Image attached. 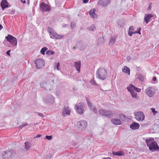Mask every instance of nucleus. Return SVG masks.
I'll list each match as a JSON object with an SVG mask.
<instances>
[{"label": "nucleus", "mask_w": 159, "mask_h": 159, "mask_svg": "<svg viewBox=\"0 0 159 159\" xmlns=\"http://www.w3.org/2000/svg\"><path fill=\"white\" fill-rule=\"evenodd\" d=\"M96 76L97 78L104 80L107 76V72L106 70L103 68H99L96 71Z\"/></svg>", "instance_id": "1"}, {"label": "nucleus", "mask_w": 159, "mask_h": 159, "mask_svg": "<svg viewBox=\"0 0 159 159\" xmlns=\"http://www.w3.org/2000/svg\"><path fill=\"white\" fill-rule=\"evenodd\" d=\"M84 104L83 102H80L75 104V106L76 112L80 115L83 114L84 111Z\"/></svg>", "instance_id": "2"}, {"label": "nucleus", "mask_w": 159, "mask_h": 159, "mask_svg": "<svg viewBox=\"0 0 159 159\" xmlns=\"http://www.w3.org/2000/svg\"><path fill=\"white\" fill-rule=\"evenodd\" d=\"M7 41L10 42L12 46H15L17 44V41L16 39L12 35L10 34H8L7 36L5 37Z\"/></svg>", "instance_id": "3"}, {"label": "nucleus", "mask_w": 159, "mask_h": 159, "mask_svg": "<svg viewBox=\"0 0 159 159\" xmlns=\"http://www.w3.org/2000/svg\"><path fill=\"white\" fill-rule=\"evenodd\" d=\"M77 126L80 130H83L85 129L87 126V122L84 120H81L78 121L77 123Z\"/></svg>", "instance_id": "4"}, {"label": "nucleus", "mask_w": 159, "mask_h": 159, "mask_svg": "<svg viewBox=\"0 0 159 159\" xmlns=\"http://www.w3.org/2000/svg\"><path fill=\"white\" fill-rule=\"evenodd\" d=\"M14 151L12 150L4 151L2 153V157L6 159H9L11 157Z\"/></svg>", "instance_id": "5"}, {"label": "nucleus", "mask_w": 159, "mask_h": 159, "mask_svg": "<svg viewBox=\"0 0 159 159\" xmlns=\"http://www.w3.org/2000/svg\"><path fill=\"white\" fill-rule=\"evenodd\" d=\"M37 68L40 69L43 68L45 65L44 61L41 59H37L34 62Z\"/></svg>", "instance_id": "6"}, {"label": "nucleus", "mask_w": 159, "mask_h": 159, "mask_svg": "<svg viewBox=\"0 0 159 159\" xmlns=\"http://www.w3.org/2000/svg\"><path fill=\"white\" fill-rule=\"evenodd\" d=\"M40 10L43 12H44L47 11H49L51 9V7L47 4L44 2L41 3L39 5Z\"/></svg>", "instance_id": "7"}, {"label": "nucleus", "mask_w": 159, "mask_h": 159, "mask_svg": "<svg viewBox=\"0 0 159 159\" xmlns=\"http://www.w3.org/2000/svg\"><path fill=\"white\" fill-rule=\"evenodd\" d=\"M135 118L138 121H143L145 118L143 113L141 111H138L134 113Z\"/></svg>", "instance_id": "8"}, {"label": "nucleus", "mask_w": 159, "mask_h": 159, "mask_svg": "<svg viewBox=\"0 0 159 159\" xmlns=\"http://www.w3.org/2000/svg\"><path fill=\"white\" fill-rule=\"evenodd\" d=\"M148 146L150 150L152 152L157 151L159 152V147L157 145L156 142L153 141L152 143Z\"/></svg>", "instance_id": "9"}, {"label": "nucleus", "mask_w": 159, "mask_h": 159, "mask_svg": "<svg viewBox=\"0 0 159 159\" xmlns=\"http://www.w3.org/2000/svg\"><path fill=\"white\" fill-rule=\"evenodd\" d=\"M155 91L153 87H150L145 89V93L149 97H152L155 93Z\"/></svg>", "instance_id": "10"}, {"label": "nucleus", "mask_w": 159, "mask_h": 159, "mask_svg": "<svg viewBox=\"0 0 159 159\" xmlns=\"http://www.w3.org/2000/svg\"><path fill=\"white\" fill-rule=\"evenodd\" d=\"M43 102L47 104H53L54 102V97L52 95H48L44 99Z\"/></svg>", "instance_id": "11"}, {"label": "nucleus", "mask_w": 159, "mask_h": 159, "mask_svg": "<svg viewBox=\"0 0 159 159\" xmlns=\"http://www.w3.org/2000/svg\"><path fill=\"white\" fill-rule=\"evenodd\" d=\"M77 48H78L80 50H84L85 49L86 45L81 42H79L76 44Z\"/></svg>", "instance_id": "12"}, {"label": "nucleus", "mask_w": 159, "mask_h": 159, "mask_svg": "<svg viewBox=\"0 0 159 159\" xmlns=\"http://www.w3.org/2000/svg\"><path fill=\"white\" fill-rule=\"evenodd\" d=\"M110 2V0H99L97 4L98 5L104 7L107 6Z\"/></svg>", "instance_id": "13"}, {"label": "nucleus", "mask_w": 159, "mask_h": 159, "mask_svg": "<svg viewBox=\"0 0 159 159\" xmlns=\"http://www.w3.org/2000/svg\"><path fill=\"white\" fill-rule=\"evenodd\" d=\"M70 110L68 107H64L62 110V115L65 116L66 115H70Z\"/></svg>", "instance_id": "14"}, {"label": "nucleus", "mask_w": 159, "mask_h": 159, "mask_svg": "<svg viewBox=\"0 0 159 159\" xmlns=\"http://www.w3.org/2000/svg\"><path fill=\"white\" fill-rule=\"evenodd\" d=\"M127 89L128 91H129V90L130 89L134 91V90L138 92H140L141 90V89L137 88L132 84L129 85V86L127 87Z\"/></svg>", "instance_id": "15"}, {"label": "nucleus", "mask_w": 159, "mask_h": 159, "mask_svg": "<svg viewBox=\"0 0 159 159\" xmlns=\"http://www.w3.org/2000/svg\"><path fill=\"white\" fill-rule=\"evenodd\" d=\"M40 85L41 88L47 90L48 88V80H45L42 81L40 82Z\"/></svg>", "instance_id": "16"}, {"label": "nucleus", "mask_w": 159, "mask_h": 159, "mask_svg": "<svg viewBox=\"0 0 159 159\" xmlns=\"http://www.w3.org/2000/svg\"><path fill=\"white\" fill-rule=\"evenodd\" d=\"M81 65V63L80 61H76L74 63V66L75 68L76 69L78 72H80V71Z\"/></svg>", "instance_id": "17"}, {"label": "nucleus", "mask_w": 159, "mask_h": 159, "mask_svg": "<svg viewBox=\"0 0 159 159\" xmlns=\"http://www.w3.org/2000/svg\"><path fill=\"white\" fill-rule=\"evenodd\" d=\"M111 123L115 125H120L122 124V122L120 119L113 118L111 120Z\"/></svg>", "instance_id": "18"}, {"label": "nucleus", "mask_w": 159, "mask_h": 159, "mask_svg": "<svg viewBox=\"0 0 159 159\" xmlns=\"http://www.w3.org/2000/svg\"><path fill=\"white\" fill-rule=\"evenodd\" d=\"M139 127V124L138 123L135 122H133L130 125V128L133 130L138 129Z\"/></svg>", "instance_id": "19"}, {"label": "nucleus", "mask_w": 159, "mask_h": 159, "mask_svg": "<svg viewBox=\"0 0 159 159\" xmlns=\"http://www.w3.org/2000/svg\"><path fill=\"white\" fill-rule=\"evenodd\" d=\"M1 6L3 10L8 7V3L7 0H3L1 3Z\"/></svg>", "instance_id": "20"}, {"label": "nucleus", "mask_w": 159, "mask_h": 159, "mask_svg": "<svg viewBox=\"0 0 159 159\" xmlns=\"http://www.w3.org/2000/svg\"><path fill=\"white\" fill-rule=\"evenodd\" d=\"M153 16V15L151 14H145L144 18V21L148 24L149 22V20Z\"/></svg>", "instance_id": "21"}, {"label": "nucleus", "mask_w": 159, "mask_h": 159, "mask_svg": "<svg viewBox=\"0 0 159 159\" xmlns=\"http://www.w3.org/2000/svg\"><path fill=\"white\" fill-rule=\"evenodd\" d=\"M106 112L105 115H104V116L110 118L113 117V113L112 111H106Z\"/></svg>", "instance_id": "22"}, {"label": "nucleus", "mask_w": 159, "mask_h": 159, "mask_svg": "<svg viewBox=\"0 0 159 159\" xmlns=\"http://www.w3.org/2000/svg\"><path fill=\"white\" fill-rule=\"evenodd\" d=\"M96 10L95 9H91L89 11V14L93 18H96L97 15L95 13Z\"/></svg>", "instance_id": "23"}, {"label": "nucleus", "mask_w": 159, "mask_h": 159, "mask_svg": "<svg viewBox=\"0 0 159 159\" xmlns=\"http://www.w3.org/2000/svg\"><path fill=\"white\" fill-rule=\"evenodd\" d=\"M112 153L113 155L117 156H122L125 155L124 152L121 151L118 152H113Z\"/></svg>", "instance_id": "24"}, {"label": "nucleus", "mask_w": 159, "mask_h": 159, "mask_svg": "<svg viewBox=\"0 0 159 159\" xmlns=\"http://www.w3.org/2000/svg\"><path fill=\"white\" fill-rule=\"evenodd\" d=\"M129 91H128L130 93V94L131 95L132 97L133 98H135V99H137L139 98L137 95V93L135 92L133 90H129Z\"/></svg>", "instance_id": "25"}, {"label": "nucleus", "mask_w": 159, "mask_h": 159, "mask_svg": "<svg viewBox=\"0 0 159 159\" xmlns=\"http://www.w3.org/2000/svg\"><path fill=\"white\" fill-rule=\"evenodd\" d=\"M98 41V43L97 45L99 46L103 44L105 42L104 37L102 36L99 38Z\"/></svg>", "instance_id": "26"}, {"label": "nucleus", "mask_w": 159, "mask_h": 159, "mask_svg": "<svg viewBox=\"0 0 159 159\" xmlns=\"http://www.w3.org/2000/svg\"><path fill=\"white\" fill-rule=\"evenodd\" d=\"M122 71L123 72L128 73L129 75H130V70L129 68L127 66H124L122 69Z\"/></svg>", "instance_id": "27"}, {"label": "nucleus", "mask_w": 159, "mask_h": 159, "mask_svg": "<svg viewBox=\"0 0 159 159\" xmlns=\"http://www.w3.org/2000/svg\"><path fill=\"white\" fill-rule=\"evenodd\" d=\"M123 19L119 20L117 21V24L120 27H123L125 25Z\"/></svg>", "instance_id": "28"}, {"label": "nucleus", "mask_w": 159, "mask_h": 159, "mask_svg": "<svg viewBox=\"0 0 159 159\" xmlns=\"http://www.w3.org/2000/svg\"><path fill=\"white\" fill-rule=\"evenodd\" d=\"M153 141H154L153 138H149V139L146 140V142L148 146H150Z\"/></svg>", "instance_id": "29"}, {"label": "nucleus", "mask_w": 159, "mask_h": 159, "mask_svg": "<svg viewBox=\"0 0 159 159\" xmlns=\"http://www.w3.org/2000/svg\"><path fill=\"white\" fill-rule=\"evenodd\" d=\"M118 116L119 119L123 121H125L126 119L127 118V117L126 115L122 114H120Z\"/></svg>", "instance_id": "30"}, {"label": "nucleus", "mask_w": 159, "mask_h": 159, "mask_svg": "<svg viewBox=\"0 0 159 159\" xmlns=\"http://www.w3.org/2000/svg\"><path fill=\"white\" fill-rule=\"evenodd\" d=\"M25 147L26 150L29 149L32 146V143L30 142H26L25 143Z\"/></svg>", "instance_id": "31"}, {"label": "nucleus", "mask_w": 159, "mask_h": 159, "mask_svg": "<svg viewBox=\"0 0 159 159\" xmlns=\"http://www.w3.org/2000/svg\"><path fill=\"white\" fill-rule=\"evenodd\" d=\"M115 42V39L114 38H113L112 37H111V38L110 39V42L109 43V44L110 46H112L113 45Z\"/></svg>", "instance_id": "32"}, {"label": "nucleus", "mask_w": 159, "mask_h": 159, "mask_svg": "<svg viewBox=\"0 0 159 159\" xmlns=\"http://www.w3.org/2000/svg\"><path fill=\"white\" fill-rule=\"evenodd\" d=\"M63 36L61 35H59L57 34L56 33H55L54 36H53V37L56 39H61L63 37Z\"/></svg>", "instance_id": "33"}, {"label": "nucleus", "mask_w": 159, "mask_h": 159, "mask_svg": "<svg viewBox=\"0 0 159 159\" xmlns=\"http://www.w3.org/2000/svg\"><path fill=\"white\" fill-rule=\"evenodd\" d=\"M106 110L104 109H101L99 110V112L100 115L104 116V115H105L106 113Z\"/></svg>", "instance_id": "34"}, {"label": "nucleus", "mask_w": 159, "mask_h": 159, "mask_svg": "<svg viewBox=\"0 0 159 159\" xmlns=\"http://www.w3.org/2000/svg\"><path fill=\"white\" fill-rule=\"evenodd\" d=\"M96 29L95 25H92L91 26L87 28V29L89 30L93 31Z\"/></svg>", "instance_id": "35"}, {"label": "nucleus", "mask_w": 159, "mask_h": 159, "mask_svg": "<svg viewBox=\"0 0 159 159\" xmlns=\"http://www.w3.org/2000/svg\"><path fill=\"white\" fill-rule=\"evenodd\" d=\"M48 49V48L46 47H44L43 48L40 50V52L43 55L45 54V52Z\"/></svg>", "instance_id": "36"}, {"label": "nucleus", "mask_w": 159, "mask_h": 159, "mask_svg": "<svg viewBox=\"0 0 159 159\" xmlns=\"http://www.w3.org/2000/svg\"><path fill=\"white\" fill-rule=\"evenodd\" d=\"M137 78L139 81H143L144 80V77L141 74H139L138 75Z\"/></svg>", "instance_id": "37"}, {"label": "nucleus", "mask_w": 159, "mask_h": 159, "mask_svg": "<svg viewBox=\"0 0 159 159\" xmlns=\"http://www.w3.org/2000/svg\"><path fill=\"white\" fill-rule=\"evenodd\" d=\"M54 54V52L53 51H51L50 50H48L46 52V54L48 55H53Z\"/></svg>", "instance_id": "38"}, {"label": "nucleus", "mask_w": 159, "mask_h": 159, "mask_svg": "<svg viewBox=\"0 0 159 159\" xmlns=\"http://www.w3.org/2000/svg\"><path fill=\"white\" fill-rule=\"evenodd\" d=\"M90 83L93 85H97L98 84L96 83V81L94 80V78L93 77L90 81Z\"/></svg>", "instance_id": "39"}, {"label": "nucleus", "mask_w": 159, "mask_h": 159, "mask_svg": "<svg viewBox=\"0 0 159 159\" xmlns=\"http://www.w3.org/2000/svg\"><path fill=\"white\" fill-rule=\"evenodd\" d=\"M151 110L154 115H156L157 114V113H158V111H156L155 109L154 108H151Z\"/></svg>", "instance_id": "40"}, {"label": "nucleus", "mask_w": 159, "mask_h": 159, "mask_svg": "<svg viewBox=\"0 0 159 159\" xmlns=\"http://www.w3.org/2000/svg\"><path fill=\"white\" fill-rule=\"evenodd\" d=\"M28 125V124H26V123L22 125H20V126L18 127V128L19 129H22L23 127H24V126H25Z\"/></svg>", "instance_id": "41"}, {"label": "nucleus", "mask_w": 159, "mask_h": 159, "mask_svg": "<svg viewBox=\"0 0 159 159\" xmlns=\"http://www.w3.org/2000/svg\"><path fill=\"white\" fill-rule=\"evenodd\" d=\"M45 138L47 139H48V140H51L52 138V135H49V136L46 135L45 137Z\"/></svg>", "instance_id": "42"}, {"label": "nucleus", "mask_w": 159, "mask_h": 159, "mask_svg": "<svg viewBox=\"0 0 159 159\" xmlns=\"http://www.w3.org/2000/svg\"><path fill=\"white\" fill-rule=\"evenodd\" d=\"M75 24L74 22H72L70 23V27L71 29H73L74 28H75Z\"/></svg>", "instance_id": "43"}, {"label": "nucleus", "mask_w": 159, "mask_h": 159, "mask_svg": "<svg viewBox=\"0 0 159 159\" xmlns=\"http://www.w3.org/2000/svg\"><path fill=\"white\" fill-rule=\"evenodd\" d=\"M48 30L50 33H51V32H52L54 31L53 30H52L51 28L50 27H48Z\"/></svg>", "instance_id": "44"}, {"label": "nucleus", "mask_w": 159, "mask_h": 159, "mask_svg": "<svg viewBox=\"0 0 159 159\" xmlns=\"http://www.w3.org/2000/svg\"><path fill=\"white\" fill-rule=\"evenodd\" d=\"M134 27L133 26H131L129 27V31H134Z\"/></svg>", "instance_id": "45"}, {"label": "nucleus", "mask_w": 159, "mask_h": 159, "mask_svg": "<svg viewBox=\"0 0 159 159\" xmlns=\"http://www.w3.org/2000/svg\"><path fill=\"white\" fill-rule=\"evenodd\" d=\"M141 28L140 27H139L137 28V34H141V33L140 32V30Z\"/></svg>", "instance_id": "46"}, {"label": "nucleus", "mask_w": 159, "mask_h": 159, "mask_svg": "<svg viewBox=\"0 0 159 159\" xmlns=\"http://www.w3.org/2000/svg\"><path fill=\"white\" fill-rule=\"evenodd\" d=\"M92 110L95 113H97V108L95 107H93V109Z\"/></svg>", "instance_id": "47"}, {"label": "nucleus", "mask_w": 159, "mask_h": 159, "mask_svg": "<svg viewBox=\"0 0 159 159\" xmlns=\"http://www.w3.org/2000/svg\"><path fill=\"white\" fill-rule=\"evenodd\" d=\"M38 115L39 116H40V117H43L44 116V115L42 113L39 112V113H38Z\"/></svg>", "instance_id": "48"}, {"label": "nucleus", "mask_w": 159, "mask_h": 159, "mask_svg": "<svg viewBox=\"0 0 159 159\" xmlns=\"http://www.w3.org/2000/svg\"><path fill=\"white\" fill-rule=\"evenodd\" d=\"M87 104L88 106L90 107H92V106L93 105V103L91 102H89Z\"/></svg>", "instance_id": "49"}, {"label": "nucleus", "mask_w": 159, "mask_h": 159, "mask_svg": "<svg viewBox=\"0 0 159 159\" xmlns=\"http://www.w3.org/2000/svg\"><path fill=\"white\" fill-rule=\"evenodd\" d=\"M131 59V57L129 56H128L127 57V60L128 61H129Z\"/></svg>", "instance_id": "50"}, {"label": "nucleus", "mask_w": 159, "mask_h": 159, "mask_svg": "<svg viewBox=\"0 0 159 159\" xmlns=\"http://www.w3.org/2000/svg\"><path fill=\"white\" fill-rule=\"evenodd\" d=\"M133 31H128V35L129 36H131L133 35Z\"/></svg>", "instance_id": "51"}, {"label": "nucleus", "mask_w": 159, "mask_h": 159, "mask_svg": "<svg viewBox=\"0 0 159 159\" xmlns=\"http://www.w3.org/2000/svg\"><path fill=\"white\" fill-rule=\"evenodd\" d=\"M60 64L59 62H58L56 65L57 68V70H59V67L60 66Z\"/></svg>", "instance_id": "52"}, {"label": "nucleus", "mask_w": 159, "mask_h": 159, "mask_svg": "<svg viewBox=\"0 0 159 159\" xmlns=\"http://www.w3.org/2000/svg\"><path fill=\"white\" fill-rule=\"evenodd\" d=\"M83 1V3H86L88 2L89 1V0H82Z\"/></svg>", "instance_id": "53"}, {"label": "nucleus", "mask_w": 159, "mask_h": 159, "mask_svg": "<svg viewBox=\"0 0 159 159\" xmlns=\"http://www.w3.org/2000/svg\"><path fill=\"white\" fill-rule=\"evenodd\" d=\"M56 33L55 32V31H54V30L52 32H51V33H50V34L52 35L53 36H53H54V35L55 34V33Z\"/></svg>", "instance_id": "54"}, {"label": "nucleus", "mask_w": 159, "mask_h": 159, "mask_svg": "<svg viewBox=\"0 0 159 159\" xmlns=\"http://www.w3.org/2000/svg\"><path fill=\"white\" fill-rule=\"evenodd\" d=\"M10 52H11L10 50H9L7 51L6 52L7 54L9 56H10Z\"/></svg>", "instance_id": "55"}, {"label": "nucleus", "mask_w": 159, "mask_h": 159, "mask_svg": "<svg viewBox=\"0 0 159 159\" xmlns=\"http://www.w3.org/2000/svg\"><path fill=\"white\" fill-rule=\"evenodd\" d=\"M156 80H157V78L155 76L153 77L152 78V80L154 81H156Z\"/></svg>", "instance_id": "56"}, {"label": "nucleus", "mask_w": 159, "mask_h": 159, "mask_svg": "<svg viewBox=\"0 0 159 159\" xmlns=\"http://www.w3.org/2000/svg\"><path fill=\"white\" fill-rule=\"evenodd\" d=\"M42 136L41 135H40V134H38L35 137V138H39V137H41ZM35 138V137L34 138Z\"/></svg>", "instance_id": "57"}, {"label": "nucleus", "mask_w": 159, "mask_h": 159, "mask_svg": "<svg viewBox=\"0 0 159 159\" xmlns=\"http://www.w3.org/2000/svg\"><path fill=\"white\" fill-rule=\"evenodd\" d=\"M86 101H87V104L89 102H90L89 101V99H88V98H86Z\"/></svg>", "instance_id": "58"}, {"label": "nucleus", "mask_w": 159, "mask_h": 159, "mask_svg": "<svg viewBox=\"0 0 159 159\" xmlns=\"http://www.w3.org/2000/svg\"><path fill=\"white\" fill-rule=\"evenodd\" d=\"M73 90H74V91H76V90H77V89L76 88V87H73Z\"/></svg>", "instance_id": "59"}, {"label": "nucleus", "mask_w": 159, "mask_h": 159, "mask_svg": "<svg viewBox=\"0 0 159 159\" xmlns=\"http://www.w3.org/2000/svg\"><path fill=\"white\" fill-rule=\"evenodd\" d=\"M3 28V26L2 25H0V30H1Z\"/></svg>", "instance_id": "60"}, {"label": "nucleus", "mask_w": 159, "mask_h": 159, "mask_svg": "<svg viewBox=\"0 0 159 159\" xmlns=\"http://www.w3.org/2000/svg\"><path fill=\"white\" fill-rule=\"evenodd\" d=\"M67 26V25L65 24H62V26L63 27H66Z\"/></svg>", "instance_id": "61"}, {"label": "nucleus", "mask_w": 159, "mask_h": 159, "mask_svg": "<svg viewBox=\"0 0 159 159\" xmlns=\"http://www.w3.org/2000/svg\"><path fill=\"white\" fill-rule=\"evenodd\" d=\"M21 0V2L23 3H26V1L25 0H24L23 1H22V0Z\"/></svg>", "instance_id": "62"}, {"label": "nucleus", "mask_w": 159, "mask_h": 159, "mask_svg": "<svg viewBox=\"0 0 159 159\" xmlns=\"http://www.w3.org/2000/svg\"><path fill=\"white\" fill-rule=\"evenodd\" d=\"M102 159H111L109 157H107V158H103Z\"/></svg>", "instance_id": "63"}, {"label": "nucleus", "mask_w": 159, "mask_h": 159, "mask_svg": "<svg viewBox=\"0 0 159 159\" xmlns=\"http://www.w3.org/2000/svg\"><path fill=\"white\" fill-rule=\"evenodd\" d=\"M14 11L15 10H12L11 11V14H12L14 12Z\"/></svg>", "instance_id": "64"}]
</instances>
